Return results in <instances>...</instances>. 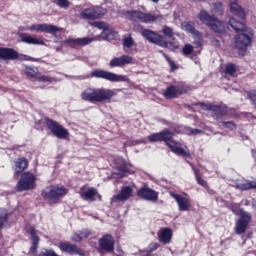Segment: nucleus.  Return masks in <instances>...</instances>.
<instances>
[{
	"mask_svg": "<svg viewBox=\"0 0 256 256\" xmlns=\"http://www.w3.org/2000/svg\"><path fill=\"white\" fill-rule=\"evenodd\" d=\"M229 25L238 33L235 37L234 47L238 51H247V47L251 45V37L253 33L247 29L245 22L231 18L229 20Z\"/></svg>",
	"mask_w": 256,
	"mask_h": 256,
	"instance_id": "obj_1",
	"label": "nucleus"
},
{
	"mask_svg": "<svg viewBox=\"0 0 256 256\" xmlns=\"http://www.w3.org/2000/svg\"><path fill=\"white\" fill-rule=\"evenodd\" d=\"M174 133L170 130H163L159 133H154L148 136V141L150 143H157L159 141H165L166 145L171 149L176 155H183L184 157H191V153L188 150H185L179 146V143L173 141Z\"/></svg>",
	"mask_w": 256,
	"mask_h": 256,
	"instance_id": "obj_2",
	"label": "nucleus"
},
{
	"mask_svg": "<svg viewBox=\"0 0 256 256\" xmlns=\"http://www.w3.org/2000/svg\"><path fill=\"white\" fill-rule=\"evenodd\" d=\"M114 95L115 91L111 89L88 88L81 93V99H83V101H89L90 103H103V101H111Z\"/></svg>",
	"mask_w": 256,
	"mask_h": 256,
	"instance_id": "obj_3",
	"label": "nucleus"
},
{
	"mask_svg": "<svg viewBox=\"0 0 256 256\" xmlns=\"http://www.w3.org/2000/svg\"><path fill=\"white\" fill-rule=\"evenodd\" d=\"M36 181L37 177H35V174L31 172H24L16 185V191H31V189H35Z\"/></svg>",
	"mask_w": 256,
	"mask_h": 256,
	"instance_id": "obj_4",
	"label": "nucleus"
},
{
	"mask_svg": "<svg viewBox=\"0 0 256 256\" xmlns=\"http://www.w3.org/2000/svg\"><path fill=\"white\" fill-rule=\"evenodd\" d=\"M42 195L49 203H57L58 199L67 195V190L64 186L56 185L44 190Z\"/></svg>",
	"mask_w": 256,
	"mask_h": 256,
	"instance_id": "obj_5",
	"label": "nucleus"
},
{
	"mask_svg": "<svg viewBox=\"0 0 256 256\" xmlns=\"http://www.w3.org/2000/svg\"><path fill=\"white\" fill-rule=\"evenodd\" d=\"M127 17L132 21H139L140 23H153L159 17L152 13H144L141 10H132L126 12Z\"/></svg>",
	"mask_w": 256,
	"mask_h": 256,
	"instance_id": "obj_6",
	"label": "nucleus"
},
{
	"mask_svg": "<svg viewBox=\"0 0 256 256\" xmlns=\"http://www.w3.org/2000/svg\"><path fill=\"white\" fill-rule=\"evenodd\" d=\"M92 77H97L98 79H105L106 81H111L112 83H119L127 81V76L117 75L112 72H107L104 70H94L91 73Z\"/></svg>",
	"mask_w": 256,
	"mask_h": 256,
	"instance_id": "obj_7",
	"label": "nucleus"
},
{
	"mask_svg": "<svg viewBox=\"0 0 256 256\" xmlns=\"http://www.w3.org/2000/svg\"><path fill=\"white\" fill-rule=\"evenodd\" d=\"M46 125L51 133L58 139H67L69 137V131L65 129L61 124L51 119L46 120Z\"/></svg>",
	"mask_w": 256,
	"mask_h": 256,
	"instance_id": "obj_8",
	"label": "nucleus"
},
{
	"mask_svg": "<svg viewBox=\"0 0 256 256\" xmlns=\"http://www.w3.org/2000/svg\"><path fill=\"white\" fill-rule=\"evenodd\" d=\"M28 31H40L41 33H49L50 35H55V33H59V31H63L58 26L53 24H32L26 28Z\"/></svg>",
	"mask_w": 256,
	"mask_h": 256,
	"instance_id": "obj_9",
	"label": "nucleus"
},
{
	"mask_svg": "<svg viewBox=\"0 0 256 256\" xmlns=\"http://www.w3.org/2000/svg\"><path fill=\"white\" fill-rule=\"evenodd\" d=\"M105 13H107V10L99 6L90 7L80 13V19H99V17H103Z\"/></svg>",
	"mask_w": 256,
	"mask_h": 256,
	"instance_id": "obj_10",
	"label": "nucleus"
},
{
	"mask_svg": "<svg viewBox=\"0 0 256 256\" xmlns=\"http://www.w3.org/2000/svg\"><path fill=\"white\" fill-rule=\"evenodd\" d=\"M142 36L150 43H155L156 45H160V47H169V44H167L163 39V36L153 32L152 30L144 29L142 31Z\"/></svg>",
	"mask_w": 256,
	"mask_h": 256,
	"instance_id": "obj_11",
	"label": "nucleus"
},
{
	"mask_svg": "<svg viewBox=\"0 0 256 256\" xmlns=\"http://www.w3.org/2000/svg\"><path fill=\"white\" fill-rule=\"evenodd\" d=\"M249 223H251V214L247 212H242L239 220L236 222V235H242V233H245V231H247Z\"/></svg>",
	"mask_w": 256,
	"mask_h": 256,
	"instance_id": "obj_12",
	"label": "nucleus"
},
{
	"mask_svg": "<svg viewBox=\"0 0 256 256\" xmlns=\"http://www.w3.org/2000/svg\"><path fill=\"white\" fill-rule=\"evenodd\" d=\"M126 65H135V58L124 54L120 57H115L109 62V67H125Z\"/></svg>",
	"mask_w": 256,
	"mask_h": 256,
	"instance_id": "obj_13",
	"label": "nucleus"
},
{
	"mask_svg": "<svg viewBox=\"0 0 256 256\" xmlns=\"http://www.w3.org/2000/svg\"><path fill=\"white\" fill-rule=\"evenodd\" d=\"M59 249L64 251V253H68L69 255L87 256L85 251L77 247V245L71 244L70 242H61L59 244Z\"/></svg>",
	"mask_w": 256,
	"mask_h": 256,
	"instance_id": "obj_14",
	"label": "nucleus"
},
{
	"mask_svg": "<svg viewBox=\"0 0 256 256\" xmlns=\"http://www.w3.org/2000/svg\"><path fill=\"white\" fill-rule=\"evenodd\" d=\"M95 38L93 37H84V38H68L64 41V44L68 47H85V45H90L93 43Z\"/></svg>",
	"mask_w": 256,
	"mask_h": 256,
	"instance_id": "obj_15",
	"label": "nucleus"
},
{
	"mask_svg": "<svg viewBox=\"0 0 256 256\" xmlns=\"http://www.w3.org/2000/svg\"><path fill=\"white\" fill-rule=\"evenodd\" d=\"M217 17L215 15L209 14L206 10H201L198 14V19L203 23L204 25H207L212 31H217V24H212V22L215 21Z\"/></svg>",
	"mask_w": 256,
	"mask_h": 256,
	"instance_id": "obj_16",
	"label": "nucleus"
},
{
	"mask_svg": "<svg viewBox=\"0 0 256 256\" xmlns=\"http://www.w3.org/2000/svg\"><path fill=\"white\" fill-rule=\"evenodd\" d=\"M181 27L183 31H186V33H190L191 35H193L194 39H198L196 41V45H203L201 33L197 29H195V24H193V22H183Z\"/></svg>",
	"mask_w": 256,
	"mask_h": 256,
	"instance_id": "obj_17",
	"label": "nucleus"
},
{
	"mask_svg": "<svg viewBox=\"0 0 256 256\" xmlns=\"http://www.w3.org/2000/svg\"><path fill=\"white\" fill-rule=\"evenodd\" d=\"M171 197L175 199L179 211H189L191 209V199L188 197H183L179 194H175L173 192L170 193Z\"/></svg>",
	"mask_w": 256,
	"mask_h": 256,
	"instance_id": "obj_18",
	"label": "nucleus"
},
{
	"mask_svg": "<svg viewBox=\"0 0 256 256\" xmlns=\"http://www.w3.org/2000/svg\"><path fill=\"white\" fill-rule=\"evenodd\" d=\"M138 196L142 199H145L146 201H157L159 194L151 188L142 187L138 191Z\"/></svg>",
	"mask_w": 256,
	"mask_h": 256,
	"instance_id": "obj_19",
	"label": "nucleus"
},
{
	"mask_svg": "<svg viewBox=\"0 0 256 256\" xmlns=\"http://www.w3.org/2000/svg\"><path fill=\"white\" fill-rule=\"evenodd\" d=\"M99 245L103 251L111 253L115 249V240H113L111 235H105L99 239Z\"/></svg>",
	"mask_w": 256,
	"mask_h": 256,
	"instance_id": "obj_20",
	"label": "nucleus"
},
{
	"mask_svg": "<svg viewBox=\"0 0 256 256\" xmlns=\"http://www.w3.org/2000/svg\"><path fill=\"white\" fill-rule=\"evenodd\" d=\"M80 196L84 201H95L96 199L101 201V195H99V192H97V189L95 188H89L87 190L81 189Z\"/></svg>",
	"mask_w": 256,
	"mask_h": 256,
	"instance_id": "obj_21",
	"label": "nucleus"
},
{
	"mask_svg": "<svg viewBox=\"0 0 256 256\" xmlns=\"http://www.w3.org/2000/svg\"><path fill=\"white\" fill-rule=\"evenodd\" d=\"M173 239V230L171 228H162L158 231V241L163 245H169Z\"/></svg>",
	"mask_w": 256,
	"mask_h": 256,
	"instance_id": "obj_22",
	"label": "nucleus"
},
{
	"mask_svg": "<svg viewBox=\"0 0 256 256\" xmlns=\"http://www.w3.org/2000/svg\"><path fill=\"white\" fill-rule=\"evenodd\" d=\"M201 108L205 111H213L215 115L223 117V115H227V106H215L211 104H201Z\"/></svg>",
	"mask_w": 256,
	"mask_h": 256,
	"instance_id": "obj_23",
	"label": "nucleus"
},
{
	"mask_svg": "<svg viewBox=\"0 0 256 256\" xmlns=\"http://www.w3.org/2000/svg\"><path fill=\"white\" fill-rule=\"evenodd\" d=\"M29 233L32 237V247L29 250L28 255L37 256V249L39 247V236H37V231L35 228H30Z\"/></svg>",
	"mask_w": 256,
	"mask_h": 256,
	"instance_id": "obj_24",
	"label": "nucleus"
},
{
	"mask_svg": "<svg viewBox=\"0 0 256 256\" xmlns=\"http://www.w3.org/2000/svg\"><path fill=\"white\" fill-rule=\"evenodd\" d=\"M236 188L240 191H249L251 189H256V180H237Z\"/></svg>",
	"mask_w": 256,
	"mask_h": 256,
	"instance_id": "obj_25",
	"label": "nucleus"
},
{
	"mask_svg": "<svg viewBox=\"0 0 256 256\" xmlns=\"http://www.w3.org/2000/svg\"><path fill=\"white\" fill-rule=\"evenodd\" d=\"M15 57H17V51L11 48L0 47V59H3V61H13Z\"/></svg>",
	"mask_w": 256,
	"mask_h": 256,
	"instance_id": "obj_26",
	"label": "nucleus"
},
{
	"mask_svg": "<svg viewBox=\"0 0 256 256\" xmlns=\"http://www.w3.org/2000/svg\"><path fill=\"white\" fill-rule=\"evenodd\" d=\"M21 40L23 43L28 45H45V42L42 39L31 36V34H20Z\"/></svg>",
	"mask_w": 256,
	"mask_h": 256,
	"instance_id": "obj_27",
	"label": "nucleus"
},
{
	"mask_svg": "<svg viewBox=\"0 0 256 256\" xmlns=\"http://www.w3.org/2000/svg\"><path fill=\"white\" fill-rule=\"evenodd\" d=\"M229 5L231 13L236 15V17H240V19H244L245 11L243 10V8H241V6H239L237 0H229Z\"/></svg>",
	"mask_w": 256,
	"mask_h": 256,
	"instance_id": "obj_28",
	"label": "nucleus"
},
{
	"mask_svg": "<svg viewBox=\"0 0 256 256\" xmlns=\"http://www.w3.org/2000/svg\"><path fill=\"white\" fill-rule=\"evenodd\" d=\"M29 167V162L27 161L26 158H19L15 162V169H14V175L15 177H18L20 173H23L25 169Z\"/></svg>",
	"mask_w": 256,
	"mask_h": 256,
	"instance_id": "obj_29",
	"label": "nucleus"
},
{
	"mask_svg": "<svg viewBox=\"0 0 256 256\" xmlns=\"http://www.w3.org/2000/svg\"><path fill=\"white\" fill-rule=\"evenodd\" d=\"M212 25H216L217 30H212L214 33H217L218 35H225L229 31V27H227V24L224 22H221L219 19H214L212 22Z\"/></svg>",
	"mask_w": 256,
	"mask_h": 256,
	"instance_id": "obj_30",
	"label": "nucleus"
},
{
	"mask_svg": "<svg viewBox=\"0 0 256 256\" xmlns=\"http://www.w3.org/2000/svg\"><path fill=\"white\" fill-rule=\"evenodd\" d=\"M183 92L179 87L175 86H169L166 91L164 92V96L166 99H174V97H179V95H182Z\"/></svg>",
	"mask_w": 256,
	"mask_h": 256,
	"instance_id": "obj_31",
	"label": "nucleus"
},
{
	"mask_svg": "<svg viewBox=\"0 0 256 256\" xmlns=\"http://www.w3.org/2000/svg\"><path fill=\"white\" fill-rule=\"evenodd\" d=\"M131 195H133V189H131V187L129 186H126L116 196V199H118L119 201H127V199L131 197Z\"/></svg>",
	"mask_w": 256,
	"mask_h": 256,
	"instance_id": "obj_32",
	"label": "nucleus"
},
{
	"mask_svg": "<svg viewBox=\"0 0 256 256\" xmlns=\"http://www.w3.org/2000/svg\"><path fill=\"white\" fill-rule=\"evenodd\" d=\"M115 37H117V33L109 28V26L101 33V38L107 39V41H111L112 39H115Z\"/></svg>",
	"mask_w": 256,
	"mask_h": 256,
	"instance_id": "obj_33",
	"label": "nucleus"
},
{
	"mask_svg": "<svg viewBox=\"0 0 256 256\" xmlns=\"http://www.w3.org/2000/svg\"><path fill=\"white\" fill-rule=\"evenodd\" d=\"M224 73L229 77H237V66L232 63L226 64Z\"/></svg>",
	"mask_w": 256,
	"mask_h": 256,
	"instance_id": "obj_34",
	"label": "nucleus"
},
{
	"mask_svg": "<svg viewBox=\"0 0 256 256\" xmlns=\"http://www.w3.org/2000/svg\"><path fill=\"white\" fill-rule=\"evenodd\" d=\"M211 13L214 17H216V15H223V4L220 2L214 3L212 5Z\"/></svg>",
	"mask_w": 256,
	"mask_h": 256,
	"instance_id": "obj_35",
	"label": "nucleus"
},
{
	"mask_svg": "<svg viewBox=\"0 0 256 256\" xmlns=\"http://www.w3.org/2000/svg\"><path fill=\"white\" fill-rule=\"evenodd\" d=\"M162 33L168 39H174L175 37V32H173V28L169 26H164V28L162 29Z\"/></svg>",
	"mask_w": 256,
	"mask_h": 256,
	"instance_id": "obj_36",
	"label": "nucleus"
},
{
	"mask_svg": "<svg viewBox=\"0 0 256 256\" xmlns=\"http://www.w3.org/2000/svg\"><path fill=\"white\" fill-rule=\"evenodd\" d=\"M122 45H123L124 49L125 48L131 49V47H133V45H135V41L133 40V38L131 36H128L122 40Z\"/></svg>",
	"mask_w": 256,
	"mask_h": 256,
	"instance_id": "obj_37",
	"label": "nucleus"
},
{
	"mask_svg": "<svg viewBox=\"0 0 256 256\" xmlns=\"http://www.w3.org/2000/svg\"><path fill=\"white\" fill-rule=\"evenodd\" d=\"M7 223V210L0 208V229Z\"/></svg>",
	"mask_w": 256,
	"mask_h": 256,
	"instance_id": "obj_38",
	"label": "nucleus"
},
{
	"mask_svg": "<svg viewBox=\"0 0 256 256\" xmlns=\"http://www.w3.org/2000/svg\"><path fill=\"white\" fill-rule=\"evenodd\" d=\"M192 169L194 170L197 183L202 187H207V181L201 178V175H199V170L195 169L194 167H192Z\"/></svg>",
	"mask_w": 256,
	"mask_h": 256,
	"instance_id": "obj_39",
	"label": "nucleus"
},
{
	"mask_svg": "<svg viewBox=\"0 0 256 256\" xmlns=\"http://www.w3.org/2000/svg\"><path fill=\"white\" fill-rule=\"evenodd\" d=\"M25 74L28 75V77H37V73H39V70L37 68L25 67Z\"/></svg>",
	"mask_w": 256,
	"mask_h": 256,
	"instance_id": "obj_40",
	"label": "nucleus"
},
{
	"mask_svg": "<svg viewBox=\"0 0 256 256\" xmlns=\"http://www.w3.org/2000/svg\"><path fill=\"white\" fill-rule=\"evenodd\" d=\"M193 45L191 44H185L182 48V53L185 57H189V55H191V53H193Z\"/></svg>",
	"mask_w": 256,
	"mask_h": 256,
	"instance_id": "obj_41",
	"label": "nucleus"
},
{
	"mask_svg": "<svg viewBox=\"0 0 256 256\" xmlns=\"http://www.w3.org/2000/svg\"><path fill=\"white\" fill-rule=\"evenodd\" d=\"M157 249H159V244L158 243H151L149 246H148V250L147 251H144L145 256H149L151 255V253H153V251H157Z\"/></svg>",
	"mask_w": 256,
	"mask_h": 256,
	"instance_id": "obj_42",
	"label": "nucleus"
},
{
	"mask_svg": "<svg viewBox=\"0 0 256 256\" xmlns=\"http://www.w3.org/2000/svg\"><path fill=\"white\" fill-rule=\"evenodd\" d=\"M15 59H18V61H35V58L25 54H18L17 52H16Z\"/></svg>",
	"mask_w": 256,
	"mask_h": 256,
	"instance_id": "obj_43",
	"label": "nucleus"
},
{
	"mask_svg": "<svg viewBox=\"0 0 256 256\" xmlns=\"http://www.w3.org/2000/svg\"><path fill=\"white\" fill-rule=\"evenodd\" d=\"M55 3L58 7H61V9H69V0H56Z\"/></svg>",
	"mask_w": 256,
	"mask_h": 256,
	"instance_id": "obj_44",
	"label": "nucleus"
},
{
	"mask_svg": "<svg viewBox=\"0 0 256 256\" xmlns=\"http://www.w3.org/2000/svg\"><path fill=\"white\" fill-rule=\"evenodd\" d=\"M92 26L105 31L106 28L109 27V24H107L106 22H94Z\"/></svg>",
	"mask_w": 256,
	"mask_h": 256,
	"instance_id": "obj_45",
	"label": "nucleus"
},
{
	"mask_svg": "<svg viewBox=\"0 0 256 256\" xmlns=\"http://www.w3.org/2000/svg\"><path fill=\"white\" fill-rule=\"evenodd\" d=\"M220 127H225L226 129H230L233 131L235 129V123L233 122H220Z\"/></svg>",
	"mask_w": 256,
	"mask_h": 256,
	"instance_id": "obj_46",
	"label": "nucleus"
},
{
	"mask_svg": "<svg viewBox=\"0 0 256 256\" xmlns=\"http://www.w3.org/2000/svg\"><path fill=\"white\" fill-rule=\"evenodd\" d=\"M163 57L166 59L167 63H169L172 71H175V69H177V65H175V62H173L171 60V58H169V56H167V54L165 53H162Z\"/></svg>",
	"mask_w": 256,
	"mask_h": 256,
	"instance_id": "obj_47",
	"label": "nucleus"
},
{
	"mask_svg": "<svg viewBox=\"0 0 256 256\" xmlns=\"http://www.w3.org/2000/svg\"><path fill=\"white\" fill-rule=\"evenodd\" d=\"M71 240L74 242V243H81L83 241V237H81V234L79 233H74L71 237Z\"/></svg>",
	"mask_w": 256,
	"mask_h": 256,
	"instance_id": "obj_48",
	"label": "nucleus"
},
{
	"mask_svg": "<svg viewBox=\"0 0 256 256\" xmlns=\"http://www.w3.org/2000/svg\"><path fill=\"white\" fill-rule=\"evenodd\" d=\"M38 81H42V83H53V81H55V78H51L49 76H41L38 78Z\"/></svg>",
	"mask_w": 256,
	"mask_h": 256,
	"instance_id": "obj_49",
	"label": "nucleus"
},
{
	"mask_svg": "<svg viewBox=\"0 0 256 256\" xmlns=\"http://www.w3.org/2000/svg\"><path fill=\"white\" fill-rule=\"evenodd\" d=\"M40 256H59V255H57V253H55V251L53 250H45L40 253Z\"/></svg>",
	"mask_w": 256,
	"mask_h": 256,
	"instance_id": "obj_50",
	"label": "nucleus"
},
{
	"mask_svg": "<svg viewBox=\"0 0 256 256\" xmlns=\"http://www.w3.org/2000/svg\"><path fill=\"white\" fill-rule=\"evenodd\" d=\"M91 235V231L88 229L82 230L80 232V237H82V239H86L87 237H89Z\"/></svg>",
	"mask_w": 256,
	"mask_h": 256,
	"instance_id": "obj_51",
	"label": "nucleus"
},
{
	"mask_svg": "<svg viewBox=\"0 0 256 256\" xmlns=\"http://www.w3.org/2000/svg\"><path fill=\"white\" fill-rule=\"evenodd\" d=\"M250 99L254 103V105H256V91L250 94Z\"/></svg>",
	"mask_w": 256,
	"mask_h": 256,
	"instance_id": "obj_52",
	"label": "nucleus"
},
{
	"mask_svg": "<svg viewBox=\"0 0 256 256\" xmlns=\"http://www.w3.org/2000/svg\"><path fill=\"white\" fill-rule=\"evenodd\" d=\"M199 133H201V130H199V129H192L191 132H190V135H197Z\"/></svg>",
	"mask_w": 256,
	"mask_h": 256,
	"instance_id": "obj_53",
	"label": "nucleus"
},
{
	"mask_svg": "<svg viewBox=\"0 0 256 256\" xmlns=\"http://www.w3.org/2000/svg\"><path fill=\"white\" fill-rule=\"evenodd\" d=\"M119 171H123V173H127V167L122 166L119 168Z\"/></svg>",
	"mask_w": 256,
	"mask_h": 256,
	"instance_id": "obj_54",
	"label": "nucleus"
},
{
	"mask_svg": "<svg viewBox=\"0 0 256 256\" xmlns=\"http://www.w3.org/2000/svg\"><path fill=\"white\" fill-rule=\"evenodd\" d=\"M152 3H159V0H151Z\"/></svg>",
	"mask_w": 256,
	"mask_h": 256,
	"instance_id": "obj_55",
	"label": "nucleus"
},
{
	"mask_svg": "<svg viewBox=\"0 0 256 256\" xmlns=\"http://www.w3.org/2000/svg\"><path fill=\"white\" fill-rule=\"evenodd\" d=\"M174 47H175V49H179V45H175Z\"/></svg>",
	"mask_w": 256,
	"mask_h": 256,
	"instance_id": "obj_56",
	"label": "nucleus"
}]
</instances>
